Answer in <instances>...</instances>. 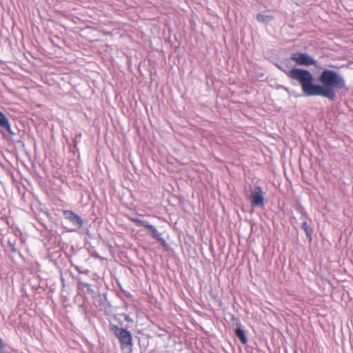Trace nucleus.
Segmentation results:
<instances>
[{
  "label": "nucleus",
  "instance_id": "7ed1b4c3",
  "mask_svg": "<svg viewBox=\"0 0 353 353\" xmlns=\"http://www.w3.org/2000/svg\"><path fill=\"white\" fill-rule=\"evenodd\" d=\"M320 81L325 87L343 88L345 86L344 79L336 72L325 70L320 76Z\"/></svg>",
  "mask_w": 353,
  "mask_h": 353
},
{
  "label": "nucleus",
  "instance_id": "4468645a",
  "mask_svg": "<svg viewBox=\"0 0 353 353\" xmlns=\"http://www.w3.org/2000/svg\"><path fill=\"white\" fill-rule=\"evenodd\" d=\"M125 320L127 321H131V319L128 316H125Z\"/></svg>",
  "mask_w": 353,
  "mask_h": 353
},
{
  "label": "nucleus",
  "instance_id": "423d86ee",
  "mask_svg": "<svg viewBox=\"0 0 353 353\" xmlns=\"http://www.w3.org/2000/svg\"><path fill=\"white\" fill-rule=\"evenodd\" d=\"M63 214L65 219L70 221L73 225H77L79 228L83 226V219L73 211L64 210Z\"/></svg>",
  "mask_w": 353,
  "mask_h": 353
},
{
  "label": "nucleus",
  "instance_id": "f03ea898",
  "mask_svg": "<svg viewBox=\"0 0 353 353\" xmlns=\"http://www.w3.org/2000/svg\"><path fill=\"white\" fill-rule=\"evenodd\" d=\"M110 329L114 336L118 339L123 352L132 353L133 343L132 336L130 332L116 325H111Z\"/></svg>",
  "mask_w": 353,
  "mask_h": 353
},
{
  "label": "nucleus",
  "instance_id": "f8f14e48",
  "mask_svg": "<svg viewBox=\"0 0 353 353\" xmlns=\"http://www.w3.org/2000/svg\"><path fill=\"white\" fill-rule=\"evenodd\" d=\"M131 221L136 224L137 226H143L146 228V225H148V223L144 221L137 217L131 218Z\"/></svg>",
  "mask_w": 353,
  "mask_h": 353
},
{
  "label": "nucleus",
  "instance_id": "39448f33",
  "mask_svg": "<svg viewBox=\"0 0 353 353\" xmlns=\"http://www.w3.org/2000/svg\"><path fill=\"white\" fill-rule=\"evenodd\" d=\"M291 59L301 65H311L315 64V60L305 53H294L291 56Z\"/></svg>",
  "mask_w": 353,
  "mask_h": 353
},
{
  "label": "nucleus",
  "instance_id": "20e7f679",
  "mask_svg": "<svg viewBox=\"0 0 353 353\" xmlns=\"http://www.w3.org/2000/svg\"><path fill=\"white\" fill-rule=\"evenodd\" d=\"M247 197L254 207H263L265 205V194L261 187L253 185L249 190Z\"/></svg>",
  "mask_w": 353,
  "mask_h": 353
},
{
  "label": "nucleus",
  "instance_id": "ddd939ff",
  "mask_svg": "<svg viewBox=\"0 0 353 353\" xmlns=\"http://www.w3.org/2000/svg\"><path fill=\"white\" fill-rule=\"evenodd\" d=\"M8 245H9V248H10L11 251H12V252L16 251L15 246H14V243H12L10 241H8Z\"/></svg>",
  "mask_w": 353,
  "mask_h": 353
},
{
  "label": "nucleus",
  "instance_id": "6e6552de",
  "mask_svg": "<svg viewBox=\"0 0 353 353\" xmlns=\"http://www.w3.org/2000/svg\"><path fill=\"white\" fill-rule=\"evenodd\" d=\"M0 128L6 130L8 133L12 134L10 124L6 116L0 111Z\"/></svg>",
  "mask_w": 353,
  "mask_h": 353
},
{
  "label": "nucleus",
  "instance_id": "9d476101",
  "mask_svg": "<svg viewBox=\"0 0 353 353\" xmlns=\"http://www.w3.org/2000/svg\"><path fill=\"white\" fill-rule=\"evenodd\" d=\"M256 19L258 21L261 23H263L265 24L269 23L272 19V17L268 14H258L256 15Z\"/></svg>",
  "mask_w": 353,
  "mask_h": 353
},
{
  "label": "nucleus",
  "instance_id": "9b49d317",
  "mask_svg": "<svg viewBox=\"0 0 353 353\" xmlns=\"http://www.w3.org/2000/svg\"><path fill=\"white\" fill-rule=\"evenodd\" d=\"M301 228L302 229L305 231V234H306V236L307 238L308 239L309 241H311L312 240V230L310 229L306 221H303L302 224H301Z\"/></svg>",
  "mask_w": 353,
  "mask_h": 353
},
{
  "label": "nucleus",
  "instance_id": "f257e3e1",
  "mask_svg": "<svg viewBox=\"0 0 353 353\" xmlns=\"http://www.w3.org/2000/svg\"><path fill=\"white\" fill-rule=\"evenodd\" d=\"M288 75L300 83L303 92L307 96H323L331 100L335 98L333 88L313 84V76L308 70L293 68L288 72Z\"/></svg>",
  "mask_w": 353,
  "mask_h": 353
},
{
  "label": "nucleus",
  "instance_id": "1a4fd4ad",
  "mask_svg": "<svg viewBox=\"0 0 353 353\" xmlns=\"http://www.w3.org/2000/svg\"><path fill=\"white\" fill-rule=\"evenodd\" d=\"M235 334L243 344L247 343L248 340H247L246 335L245 334V332L241 327H237L236 329Z\"/></svg>",
  "mask_w": 353,
  "mask_h": 353
},
{
  "label": "nucleus",
  "instance_id": "0eeeda50",
  "mask_svg": "<svg viewBox=\"0 0 353 353\" xmlns=\"http://www.w3.org/2000/svg\"><path fill=\"white\" fill-rule=\"evenodd\" d=\"M145 228H147L149 230L150 234L153 239L159 241L163 245L165 243V241L163 239V238H162L161 234L157 230V229L153 225L148 223V225H146Z\"/></svg>",
  "mask_w": 353,
  "mask_h": 353
}]
</instances>
